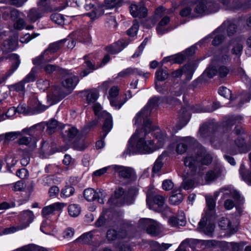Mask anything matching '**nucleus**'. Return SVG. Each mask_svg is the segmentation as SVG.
I'll use <instances>...</instances> for the list:
<instances>
[{"label":"nucleus","mask_w":251,"mask_h":251,"mask_svg":"<svg viewBox=\"0 0 251 251\" xmlns=\"http://www.w3.org/2000/svg\"><path fill=\"white\" fill-rule=\"evenodd\" d=\"M143 123V128L137 129L129 141L128 148L130 152L137 151L142 154H149L156 151L154 141L149 138V134L153 129L151 122L146 120Z\"/></svg>","instance_id":"obj_1"},{"label":"nucleus","mask_w":251,"mask_h":251,"mask_svg":"<svg viewBox=\"0 0 251 251\" xmlns=\"http://www.w3.org/2000/svg\"><path fill=\"white\" fill-rule=\"evenodd\" d=\"M226 173L225 168L220 164H217L215 167L208 171L205 176V179L207 182H210L215 180Z\"/></svg>","instance_id":"obj_13"},{"label":"nucleus","mask_w":251,"mask_h":251,"mask_svg":"<svg viewBox=\"0 0 251 251\" xmlns=\"http://www.w3.org/2000/svg\"><path fill=\"white\" fill-rule=\"evenodd\" d=\"M93 231H91L82 234L78 237L76 241L81 244H89L93 238Z\"/></svg>","instance_id":"obj_48"},{"label":"nucleus","mask_w":251,"mask_h":251,"mask_svg":"<svg viewBox=\"0 0 251 251\" xmlns=\"http://www.w3.org/2000/svg\"><path fill=\"white\" fill-rule=\"evenodd\" d=\"M131 75H138L147 78L149 76V74L147 73H145L136 68H128L120 72L118 75V76L126 77Z\"/></svg>","instance_id":"obj_22"},{"label":"nucleus","mask_w":251,"mask_h":251,"mask_svg":"<svg viewBox=\"0 0 251 251\" xmlns=\"http://www.w3.org/2000/svg\"><path fill=\"white\" fill-rule=\"evenodd\" d=\"M163 159V155L161 154L156 160L154 166L152 168V172L154 173H158L161 170L163 166V163L162 160Z\"/></svg>","instance_id":"obj_52"},{"label":"nucleus","mask_w":251,"mask_h":251,"mask_svg":"<svg viewBox=\"0 0 251 251\" xmlns=\"http://www.w3.org/2000/svg\"><path fill=\"white\" fill-rule=\"evenodd\" d=\"M31 80V72L22 81L10 86V89L16 92H23L25 90V84L29 83Z\"/></svg>","instance_id":"obj_26"},{"label":"nucleus","mask_w":251,"mask_h":251,"mask_svg":"<svg viewBox=\"0 0 251 251\" xmlns=\"http://www.w3.org/2000/svg\"><path fill=\"white\" fill-rule=\"evenodd\" d=\"M166 140L167 136L165 133L161 131L156 133V143H154V146L156 148V150L163 147L166 142Z\"/></svg>","instance_id":"obj_39"},{"label":"nucleus","mask_w":251,"mask_h":251,"mask_svg":"<svg viewBox=\"0 0 251 251\" xmlns=\"http://www.w3.org/2000/svg\"><path fill=\"white\" fill-rule=\"evenodd\" d=\"M219 94L224 97V98L231 100V91L225 87H221L219 88L218 91Z\"/></svg>","instance_id":"obj_57"},{"label":"nucleus","mask_w":251,"mask_h":251,"mask_svg":"<svg viewBox=\"0 0 251 251\" xmlns=\"http://www.w3.org/2000/svg\"><path fill=\"white\" fill-rule=\"evenodd\" d=\"M229 72V69L225 66H220L217 71L218 74L221 77H225Z\"/></svg>","instance_id":"obj_63"},{"label":"nucleus","mask_w":251,"mask_h":251,"mask_svg":"<svg viewBox=\"0 0 251 251\" xmlns=\"http://www.w3.org/2000/svg\"><path fill=\"white\" fill-rule=\"evenodd\" d=\"M66 204L62 202H55L44 207L42 211V215L44 217L53 214L55 211L61 210Z\"/></svg>","instance_id":"obj_20"},{"label":"nucleus","mask_w":251,"mask_h":251,"mask_svg":"<svg viewBox=\"0 0 251 251\" xmlns=\"http://www.w3.org/2000/svg\"><path fill=\"white\" fill-rule=\"evenodd\" d=\"M221 106L219 102L215 101L211 107L201 108L199 105H186L181 108L178 113V118L182 126L179 129L184 126L190 118V111L194 113L211 112Z\"/></svg>","instance_id":"obj_5"},{"label":"nucleus","mask_w":251,"mask_h":251,"mask_svg":"<svg viewBox=\"0 0 251 251\" xmlns=\"http://www.w3.org/2000/svg\"><path fill=\"white\" fill-rule=\"evenodd\" d=\"M135 228L129 224H124L118 232V239L121 242H128L133 237Z\"/></svg>","instance_id":"obj_12"},{"label":"nucleus","mask_w":251,"mask_h":251,"mask_svg":"<svg viewBox=\"0 0 251 251\" xmlns=\"http://www.w3.org/2000/svg\"><path fill=\"white\" fill-rule=\"evenodd\" d=\"M50 19L52 22L58 25H61L64 22V17L60 14L55 13L51 14Z\"/></svg>","instance_id":"obj_62"},{"label":"nucleus","mask_w":251,"mask_h":251,"mask_svg":"<svg viewBox=\"0 0 251 251\" xmlns=\"http://www.w3.org/2000/svg\"><path fill=\"white\" fill-rule=\"evenodd\" d=\"M53 226L51 224V222L48 219L44 220L40 226V230L45 234L48 235L51 234Z\"/></svg>","instance_id":"obj_46"},{"label":"nucleus","mask_w":251,"mask_h":251,"mask_svg":"<svg viewBox=\"0 0 251 251\" xmlns=\"http://www.w3.org/2000/svg\"><path fill=\"white\" fill-rule=\"evenodd\" d=\"M26 184L23 180L18 181L15 183L11 188L14 191H21L26 187Z\"/></svg>","instance_id":"obj_59"},{"label":"nucleus","mask_w":251,"mask_h":251,"mask_svg":"<svg viewBox=\"0 0 251 251\" xmlns=\"http://www.w3.org/2000/svg\"><path fill=\"white\" fill-rule=\"evenodd\" d=\"M159 101V98L156 97L151 99L148 101L147 105L139 112L134 118L135 124L141 123L143 120V122H146V120L150 121V120L148 119V117L151 114V108L156 106Z\"/></svg>","instance_id":"obj_9"},{"label":"nucleus","mask_w":251,"mask_h":251,"mask_svg":"<svg viewBox=\"0 0 251 251\" xmlns=\"http://www.w3.org/2000/svg\"><path fill=\"white\" fill-rule=\"evenodd\" d=\"M103 117L102 118L104 119V122L102 126L103 133L101 136H102L103 138H104L107 133L111 130L113 126V123L112 117L108 113L103 112Z\"/></svg>","instance_id":"obj_21"},{"label":"nucleus","mask_w":251,"mask_h":251,"mask_svg":"<svg viewBox=\"0 0 251 251\" xmlns=\"http://www.w3.org/2000/svg\"><path fill=\"white\" fill-rule=\"evenodd\" d=\"M88 55H85L83 57V58L85 60V63L86 64V68L82 70L80 73V75L82 77H85L87 76L93 70L98 69L97 67H96L93 63H92L90 60L88 59Z\"/></svg>","instance_id":"obj_31"},{"label":"nucleus","mask_w":251,"mask_h":251,"mask_svg":"<svg viewBox=\"0 0 251 251\" xmlns=\"http://www.w3.org/2000/svg\"><path fill=\"white\" fill-rule=\"evenodd\" d=\"M170 21V19L168 16H165L161 19L156 27L157 33L159 34L162 35L168 31V30L164 29L163 26L167 25Z\"/></svg>","instance_id":"obj_45"},{"label":"nucleus","mask_w":251,"mask_h":251,"mask_svg":"<svg viewBox=\"0 0 251 251\" xmlns=\"http://www.w3.org/2000/svg\"><path fill=\"white\" fill-rule=\"evenodd\" d=\"M218 126L213 123H205L200 127L199 136L205 141L210 136V141L211 145L216 148L222 147V134L217 133Z\"/></svg>","instance_id":"obj_4"},{"label":"nucleus","mask_w":251,"mask_h":251,"mask_svg":"<svg viewBox=\"0 0 251 251\" xmlns=\"http://www.w3.org/2000/svg\"><path fill=\"white\" fill-rule=\"evenodd\" d=\"M245 6L239 0H234L230 2V5L228 7L229 10H236L245 9Z\"/></svg>","instance_id":"obj_58"},{"label":"nucleus","mask_w":251,"mask_h":251,"mask_svg":"<svg viewBox=\"0 0 251 251\" xmlns=\"http://www.w3.org/2000/svg\"><path fill=\"white\" fill-rule=\"evenodd\" d=\"M4 136L3 139L4 141H13L18 138V136L21 135V132H10L3 134Z\"/></svg>","instance_id":"obj_56"},{"label":"nucleus","mask_w":251,"mask_h":251,"mask_svg":"<svg viewBox=\"0 0 251 251\" xmlns=\"http://www.w3.org/2000/svg\"><path fill=\"white\" fill-rule=\"evenodd\" d=\"M69 214L72 217H77L81 212L80 206L76 204H72L68 206Z\"/></svg>","instance_id":"obj_49"},{"label":"nucleus","mask_w":251,"mask_h":251,"mask_svg":"<svg viewBox=\"0 0 251 251\" xmlns=\"http://www.w3.org/2000/svg\"><path fill=\"white\" fill-rule=\"evenodd\" d=\"M83 195L85 199L90 201H94L100 197L99 194L92 188L85 189Z\"/></svg>","instance_id":"obj_42"},{"label":"nucleus","mask_w":251,"mask_h":251,"mask_svg":"<svg viewBox=\"0 0 251 251\" xmlns=\"http://www.w3.org/2000/svg\"><path fill=\"white\" fill-rule=\"evenodd\" d=\"M67 40L64 39L60 40L57 42L51 43L49 45L48 48L42 53V54L38 58H35L33 61L35 65H39L42 62V60L46 57L47 59V56L49 55V53L52 54L56 52L63 46Z\"/></svg>","instance_id":"obj_11"},{"label":"nucleus","mask_w":251,"mask_h":251,"mask_svg":"<svg viewBox=\"0 0 251 251\" xmlns=\"http://www.w3.org/2000/svg\"><path fill=\"white\" fill-rule=\"evenodd\" d=\"M169 76V73L166 69L160 68L156 71L155 77L156 80L159 81L165 80Z\"/></svg>","instance_id":"obj_47"},{"label":"nucleus","mask_w":251,"mask_h":251,"mask_svg":"<svg viewBox=\"0 0 251 251\" xmlns=\"http://www.w3.org/2000/svg\"><path fill=\"white\" fill-rule=\"evenodd\" d=\"M146 201L150 209L161 212L164 215L167 216L171 213L170 208L165 203V198L155 192H147Z\"/></svg>","instance_id":"obj_6"},{"label":"nucleus","mask_w":251,"mask_h":251,"mask_svg":"<svg viewBox=\"0 0 251 251\" xmlns=\"http://www.w3.org/2000/svg\"><path fill=\"white\" fill-rule=\"evenodd\" d=\"M219 9L218 4L211 0L199 1L194 7V12L198 18L217 12Z\"/></svg>","instance_id":"obj_7"},{"label":"nucleus","mask_w":251,"mask_h":251,"mask_svg":"<svg viewBox=\"0 0 251 251\" xmlns=\"http://www.w3.org/2000/svg\"><path fill=\"white\" fill-rule=\"evenodd\" d=\"M107 239L108 241H113L118 239V233L114 229H110L107 232Z\"/></svg>","instance_id":"obj_64"},{"label":"nucleus","mask_w":251,"mask_h":251,"mask_svg":"<svg viewBox=\"0 0 251 251\" xmlns=\"http://www.w3.org/2000/svg\"><path fill=\"white\" fill-rule=\"evenodd\" d=\"M191 242L193 245V248H201L205 249L214 246L215 242L214 240H191Z\"/></svg>","instance_id":"obj_28"},{"label":"nucleus","mask_w":251,"mask_h":251,"mask_svg":"<svg viewBox=\"0 0 251 251\" xmlns=\"http://www.w3.org/2000/svg\"><path fill=\"white\" fill-rule=\"evenodd\" d=\"M211 155L204 149H201L197 152L195 156L188 155L184 160V165L190 170L191 176L201 175L200 165H208L212 161Z\"/></svg>","instance_id":"obj_3"},{"label":"nucleus","mask_w":251,"mask_h":251,"mask_svg":"<svg viewBox=\"0 0 251 251\" xmlns=\"http://www.w3.org/2000/svg\"><path fill=\"white\" fill-rule=\"evenodd\" d=\"M7 59H9L11 61V68L9 70L8 76L11 75L19 67L20 64L19 56L15 53H11L9 54Z\"/></svg>","instance_id":"obj_30"},{"label":"nucleus","mask_w":251,"mask_h":251,"mask_svg":"<svg viewBox=\"0 0 251 251\" xmlns=\"http://www.w3.org/2000/svg\"><path fill=\"white\" fill-rule=\"evenodd\" d=\"M208 217L205 216L201 218L199 223L197 230L207 235L211 236L214 229V224L209 223L207 224Z\"/></svg>","instance_id":"obj_15"},{"label":"nucleus","mask_w":251,"mask_h":251,"mask_svg":"<svg viewBox=\"0 0 251 251\" xmlns=\"http://www.w3.org/2000/svg\"><path fill=\"white\" fill-rule=\"evenodd\" d=\"M180 141L181 142L176 146V151L177 153L181 154L186 151L188 146L192 142V138L189 137H183Z\"/></svg>","instance_id":"obj_27"},{"label":"nucleus","mask_w":251,"mask_h":251,"mask_svg":"<svg viewBox=\"0 0 251 251\" xmlns=\"http://www.w3.org/2000/svg\"><path fill=\"white\" fill-rule=\"evenodd\" d=\"M139 25L136 20L134 21V23L132 26L127 30V34L130 37L135 36L139 30Z\"/></svg>","instance_id":"obj_54"},{"label":"nucleus","mask_w":251,"mask_h":251,"mask_svg":"<svg viewBox=\"0 0 251 251\" xmlns=\"http://www.w3.org/2000/svg\"><path fill=\"white\" fill-rule=\"evenodd\" d=\"M89 143L84 140L76 141L74 143V148L79 151L84 150L88 146Z\"/></svg>","instance_id":"obj_53"},{"label":"nucleus","mask_w":251,"mask_h":251,"mask_svg":"<svg viewBox=\"0 0 251 251\" xmlns=\"http://www.w3.org/2000/svg\"><path fill=\"white\" fill-rule=\"evenodd\" d=\"M75 192V189L71 186H67L62 189L61 192L62 198H67L72 196Z\"/></svg>","instance_id":"obj_60"},{"label":"nucleus","mask_w":251,"mask_h":251,"mask_svg":"<svg viewBox=\"0 0 251 251\" xmlns=\"http://www.w3.org/2000/svg\"><path fill=\"white\" fill-rule=\"evenodd\" d=\"M138 225L141 228H146L147 232L152 236H158L163 231L162 226L151 219H141L139 221Z\"/></svg>","instance_id":"obj_8"},{"label":"nucleus","mask_w":251,"mask_h":251,"mask_svg":"<svg viewBox=\"0 0 251 251\" xmlns=\"http://www.w3.org/2000/svg\"><path fill=\"white\" fill-rule=\"evenodd\" d=\"M193 245L191 240H186L182 242L176 251H188L189 248H193Z\"/></svg>","instance_id":"obj_55"},{"label":"nucleus","mask_w":251,"mask_h":251,"mask_svg":"<svg viewBox=\"0 0 251 251\" xmlns=\"http://www.w3.org/2000/svg\"><path fill=\"white\" fill-rule=\"evenodd\" d=\"M193 7L190 5H182L179 10V15L182 18L193 19L198 16L193 12Z\"/></svg>","instance_id":"obj_24"},{"label":"nucleus","mask_w":251,"mask_h":251,"mask_svg":"<svg viewBox=\"0 0 251 251\" xmlns=\"http://www.w3.org/2000/svg\"><path fill=\"white\" fill-rule=\"evenodd\" d=\"M209 37L213 38L212 45L215 46H219L225 39L224 33L220 27L212 32Z\"/></svg>","instance_id":"obj_25"},{"label":"nucleus","mask_w":251,"mask_h":251,"mask_svg":"<svg viewBox=\"0 0 251 251\" xmlns=\"http://www.w3.org/2000/svg\"><path fill=\"white\" fill-rule=\"evenodd\" d=\"M169 224L173 226H184L186 224V219L183 212L177 217H171L169 219Z\"/></svg>","instance_id":"obj_33"},{"label":"nucleus","mask_w":251,"mask_h":251,"mask_svg":"<svg viewBox=\"0 0 251 251\" xmlns=\"http://www.w3.org/2000/svg\"><path fill=\"white\" fill-rule=\"evenodd\" d=\"M169 224L173 226H184L186 224V219L183 212L177 217H171L169 219Z\"/></svg>","instance_id":"obj_32"},{"label":"nucleus","mask_w":251,"mask_h":251,"mask_svg":"<svg viewBox=\"0 0 251 251\" xmlns=\"http://www.w3.org/2000/svg\"><path fill=\"white\" fill-rule=\"evenodd\" d=\"M131 15L134 17L145 18L147 16L148 10L143 4H132L130 7Z\"/></svg>","instance_id":"obj_18"},{"label":"nucleus","mask_w":251,"mask_h":251,"mask_svg":"<svg viewBox=\"0 0 251 251\" xmlns=\"http://www.w3.org/2000/svg\"><path fill=\"white\" fill-rule=\"evenodd\" d=\"M230 130H225L222 134V150L231 155L238 153H244L250 150L249 145L244 138L239 136L243 133V129L236 126L235 129L229 132Z\"/></svg>","instance_id":"obj_2"},{"label":"nucleus","mask_w":251,"mask_h":251,"mask_svg":"<svg viewBox=\"0 0 251 251\" xmlns=\"http://www.w3.org/2000/svg\"><path fill=\"white\" fill-rule=\"evenodd\" d=\"M78 130L74 126L70 125L64 126L62 129V134L65 140H70L74 138L78 134Z\"/></svg>","instance_id":"obj_23"},{"label":"nucleus","mask_w":251,"mask_h":251,"mask_svg":"<svg viewBox=\"0 0 251 251\" xmlns=\"http://www.w3.org/2000/svg\"><path fill=\"white\" fill-rule=\"evenodd\" d=\"M16 112H18L19 113H22L24 114H27L28 112L26 110V108L25 107H24L23 106H18L16 109L15 107H11L10 108L6 114V116L7 117H11L13 114H15Z\"/></svg>","instance_id":"obj_50"},{"label":"nucleus","mask_w":251,"mask_h":251,"mask_svg":"<svg viewBox=\"0 0 251 251\" xmlns=\"http://www.w3.org/2000/svg\"><path fill=\"white\" fill-rule=\"evenodd\" d=\"M47 108V106L42 105L35 97H32V114L42 112Z\"/></svg>","instance_id":"obj_41"},{"label":"nucleus","mask_w":251,"mask_h":251,"mask_svg":"<svg viewBox=\"0 0 251 251\" xmlns=\"http://www.w3.org/2000/svg\"><path fill=\"white\" fill-rule=\"evenodd\" d=\"M119 89L117 86L112 87L109 92V100L110 102L111 105L115 107L116 109H120L122 106L126 102L127 99L125 98L124 102H119L118 103H115L116 98L119 94Z\"/></svg>","instance_id":"obj_19"},{"label":"nucleus","mask_w":251,"mask_h":251,"mask_svg":"<svg viewBox=\"0 0 251 251\" xmlns=\"http://www.w3.org/2000/svg\"><path fill=\"white\" fill-rule=\"evenodd\" d=\"M194 72V66L193 64L188 63L185 65L181 69H177L172 73V75L175 78L180 77L184 73L186 76L188 80L192 78Z\"/></svg>","instance_id":"obj_14"},{"label":"nucleus","mask_w":251,"mask_h":251,"mask_svg":"<svg viewBox=\"0 0 251 251\" xmlns=\"http://www.w3.org/2000/svg\"><path fill=\"white\" fill-rule=\"evenodd\" d=\"M231 53L237 56H240L243 51V44L240 41L235 40L231 43Z\"/></svg>","instance_id":"obj_44"},{"label":"nucleus","mask_w":251,"mask_h":251,"mask_svg":"<svg viewBox=\"0 0 251 251\" xmlns=\"http://www.w3.org/2000/svg\"><path fill=\"white\" fill-rule=\"evenodd\" d=\"M186 56L183 53H178L175 55L165 58L163 60L166 62L171 61L173 63L181 64L186 60Z\"/></svg>","instance_id":"obj_40"},{"label":"nucleus","mask_w":251,"mask_h":251,"mask_svg":"<svg viewBox=\"0 0 251 251\" xmlns=\"http://www.w3.org/2000/svg\"><path fill=\"white\" fill-rule=\"evenodd\" d=\"M183 200V196L180 190L173 191L170 197L169 201L171 204L177 205L179 204Z\"/></svg>","instance_id":"obj_38"},{"label":"nucleus","mask_w":251,"mask_h":251,"mask_svg":"<svg viewBox=\"0 0 251 251\" xmlns=\"http://www.w3.org/2000/svg\"><path fill=\"white\" fill-rule=\"evenodd\" d=\"M219 226L220 227L221 229H228L230 232V235L233 234L236 231L235 228L233 227L232 226L230 220L227 218H221L219 221Z\"/></svg>","instance_id":"obj_29"},{"label":"nucleus","mask_w":251,"mask_h":251,"mask_svg":"<svg viewBox=\"0 0 251 251\" xmlns=\"http://www.w3.org/2000/svg\"><path fill=\"white\" fill-rule=\"evenodd\" d=\"M243 118L240 115H232L226 117L222 131L230 130L234 125L241 123Z\"/></svg>","instance_id":"obj_17"},{"label":"nucleus","mask_w":251,"mask_h":251,"mask_svg":"<svg viewBox=\"0 0 251 251\" xmlns=\"http://www.w3.org/2000/svg\"><path fill=\"white\" fill-rule=\"evenodd\" d=\"M30 224V222L27 220V222H24L22 224H20L16 226H12L8 228H6L4 229L3 233V234H11L13 233L16 231L23 230L27 227Z\"/></svg>","instance_id":"obj_36"},{"label":"nucleus","mask_w":251,"mask_h":251,"mask_svg":"<svg viewBox=\"0 0 251 251\" xmlns=\"http://www.w3.org/2000/svg\"><path fill=\"white\" fill-rule=\"evenodd\" d=\"M123 43L122 41H119L105 48L106 50L109 53L114 54L120 52L127 45H123Z\"/></svg>","instance_id":"obj_35"},{"label":"nucleus","mask_w":251,"mask_h":251,"mask_svg":"<svg viewBox=\"0 0 251 251\" xmlns=\"http://www.w3.org/2000/svg\"><path fill=\"white\" fill-rule=\"evenodd\" d=\"M3 52H9L14 50L18 46V42L13 38H10L5 40L3 43Z\"/></svg>","instance_id":"obj_34"},{"label":"nucleus","mask_w":251,"mask_h":251,"mask_svg":"<svg viewBox=\"0 0 251 251\" xmlns=\"http://www.w3.org/2000/svg\"><path fill=\"white\" fill-rule=\"evenodd\" d=\"M113 168L120 177L125 179L132 178L135 176L134 171L131 168L118 165H115Z\"/></svg>","instance_id":"obj_16"},{"label":"nucleus","mask_w":251,"mask_h":251,"mask_svg":"<svg viewBox=\"0 0 251 251\" xmlns=\"http://www.w3.org/2000/svg\"><path fill=\"white\" fill-rule=\"evenodd\" d=\"M220 27L222 28V31L226 28V31L229 36L233 35L236 32L237 28L236 25L229 20L225 21Z\"/></svg>","instance_id":"obj_37"},{"label":"nucleus","mask_w":251,"mask_h":251,"mask_svg":"<svg viewBox=\"0 0 251 251\" xmlns=\"http://www.w3.org/2000/svg\"><path fill=\"white\" fill-rule=\"evenodd\" d=\"M217 73V70L214 66H209L203 73V75H206L209 78H212Z\"/></svg>","instance_id":"obj_61"},{"label":"nucleus","mask_w":251,"mask_h":251,"mask_svg":"<svg viewBox=\"0 0 251 251\" xmlns=\"http://www.w3.org/2000/svg\"><path fill=\"white\" fill-rule=\"evenodd\" d=\"M78 81L79 79L78 77L75 75L70 76L66 78L63 81H62V85L66 90L65 92H61L59 94L58 97L54 100V102L53 103H55L59 101L65 96L70 94L75 88Z\"/></svg>","instance_id":"obj_10"},{"label":"nucleus","mask_w":251,"mask_h":251,"mask_svg":"<svg viewBox=\"0 0 251 251\" xmlns=\"http://www.w3.org/2000/svg\"><path fill=\"white\" fill-rule=\"evenodd\" d=\"M58 126V122L54 119H51L47 124V131L49 134L54 133Z\"/></svg>","instance_id":"obj_51"},{"label":"nucleus","mask_w":251,"mask_h":251,"mask_svg":"<svg viewBox=\"0 0 251 251\" xmlns=\"http://www.w3.org/2000/svg\"><path fill=\"white\" fill-rule=\"evenodd\" d=\"M206 201L208 210L206 212L205 216H211L214 213L216 201L212 197H206Z\"/></svg>","instance_id":"obj_43"}]
</instances>
